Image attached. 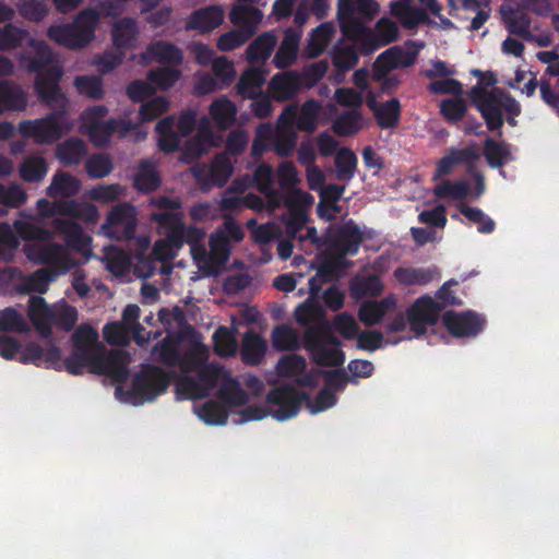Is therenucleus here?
<instances>
[{"label":"nucleus","mask_w":559,"mask_h":559,"mask_svg":"<svg viewBox=\"0 0 559 559\" xmlns=\"http://www.w3.org/2000/svg\"><path fill=\"white\" fill-rule=\"evenodd\" d=\"M98 22L97 10L87 8L82 10L70 24L51 25L47 29V36L66 48L81 49L94 40Z\"/></svg>","instance_id":"obj_1"},{"label":"nucleus","mask_w":559,"mask_h":559,"mask_svg":"<svg viewBox=\"0 0 559 559\" xmlns=\"http://www.w3.org/2000/svg\"><path fill=\"white\" fill-rule=\"evenodd\" d=\"M173 377V372H167L158 366L142 365L132 378L130 390L127 392L128 401L133 405L155 401L167 391Z\"/></svg>","instance_id":"obj_2"},{"label":"nucleus","mask_w":559,"mask_h":559,"mask_svg":"<svg viewBox=\"0 0 559 559\" xmlns=\"http://www.w3.org/2000/svg\"><path fill=\"white\" fill-rule=\"evenodd\" d=\"M72 353L67 357V371L70 374H82L84 369L99 355L106 352V347L98 340L97 331L88 325H80L71 336Z\"/></svg>","instance_id":"obj_3"},{"label":"nucleus","mask_w":559,"mask_h":559,"mask_svg":"<svg viewBox=\"0 0 559 559\" xmlns=\"http://www.w3.org/2000/svg\"><path fill=\"white\" fill-rule=\"evenodd\" d=\"M472 104L479 111L485 120L486 127L489 131H498L501 135V128L504 124L503 117V102L506 90L493 87L487 90L480 84H476L468 92Z\"/></svg>","instance_id":"obj_4"},{"label":"nucleus","mask_w":559,"mask_h":559,"mask_svg":"<svg viewBox=\"0 0 559 559\" xmlns=\"http://www.w3.org/2000/svg\"><path fill=\"white\" fill-rule=\"evenodd\" d=\"M197 377L185 374L178 378L175 385L179 400H202L216 388L224 373L223 367L207 361L197 371Z\"/></svg>","instance_id":"obj_5"},{"label":"nucleus","mask_w":559,"mask_h":559,"mask_svg":"<svg viewBox=\"0 0 559 559\" xmlns=\"http://www.w3.org/2000/svg\"><path fill=\"white\" fill-rule=\"evenodd\" d=\"M24 252L29 261L46 265L44 269L53 270L58 275H63L78 265L68 250L57 242L25 245Z\"/></svg>","instance_id":"obj_6"},{"label":"nucleus","mask_w":559,"mask_h":559,"mask_svg":"<svg viewBox=\"0 0 559 559\" xmlns=\"http://www.w3.org/2000/svg\"><path fill=\"white\" fill-rule=\"evenodd\" d=\"M305 401H309V393L299 392L293 384H282L266 394L270 414L278 421L295 417Z\"/></svg>","instance_id":"obj_7"},{"label":"nucleus","mask_w":559,"mask_h":559,"mask_svg":"<svg viewBox=\"0 0 559 559\" xmlns=\"http://www.w3.org/2000/svg\"><path fill=\"white\" fill-rule=\"evenodd\" d=\"M138 224L136 210L129 203H118L107 214L102 225L104 234L117 241L131 240Z\"/></svg>","instance_id":"obj_8"},{"label":"nucleus","mask_w":559,"mask_h":559,"mask_svg":"<svg viewBox=\"0 0 559 559\" xmlns=\"http://www.w3.org/2000/svg\"><path fill=\"white\" fill-rule=\"evenodd\" d=\"M64 112L66 110H55L40 119L22 120L19 123V132L26 139H34L37 143L51 144L63 134L60 119Z\"/></svg>","instance_id":"obj_9"},{"label":"nucleus","mask_w":559,"mask_h":559,"mask_svg":"<svg viewBox=\"0 0 559 559\" xmlns=\"http://www.w3.org/2000/svg\"><path fill=\"white\" fill-rule=\"evenodd\" d=\"M62 74L60 67L52 66L38 74L35 80V91L40 102L57 110H66L68 106V98L59 85Z\"/></svg>","instance_id":"obj_10"},{"label":"nucleus","mask_w":559,"mask_h":559,"mask_svg":"<svg viewBox=\"0 0 559 559\" xmlns=\"http://www.w3.org/2000/svg\"><path fill=\"white\" fill-rule=\"evenodd\" d=\"M441 306L429 296H423L407 309V322L415 337L427 332V325H433L439 319Z\"/></svg>","instance_id":"obj_11"},{"label":"nucleus","mask_w":559,"mask_h":559,"mask_svg":"<svg viewBox=\"0 0 559 559\" xmlns=\"http://www.w3.org/2000/svg\"><path fill=\"white\" fill-rule=\"evenodd\" d=\"M128 356L122 350L102 352L87 367L88 371L106 376L112 381L122 383L129 378Z\"/></svg>","instance_id":"obj_12"},{"label":"nucleus","mask_w":559,"mask_h":559,"mask_svg":"<svg viewBox=\"0 0 559 559\" xmlns=\"http://www.w3.org/2000/svg\"><path fill=\"white\" fill-rule=\"evenodd\" d=\"M370 2L367 0H359L357 8L352 2L347 4H340L338 9V23L341 32L344 37L350 40L354 45L368 29L366 24L358 17L355 16V11L362 13L369 17H372L377 10H370Z\"/></svg>","instance_id":"obj_13"},{"label":"nucleus","mask_w":559,"mask_h":559,"mask_svg":"<svg viewBox=\"0 0 559 559\" xmlns=\"http://www.w3.org/2000/svg\"><path fill=\"white\" fill-rule=\"evenodd\" d=\"M442 323L449 333L455 337H475L485 328L486 320L475 311H445Z\"/></svg>","instance_id":"obj_14"},{"label":"nucleus","mask_w":559,"mask_h":559,"mask_svg":"<svg viewBox=\"0 0 559 559\" xmlns=\"http://www.w3.org/2000/svg\"><path fill=\"white\" fill-rule=\"evenodd\" d=\"M306 349L310 353L314 364L322 367H341L345 362V353L342 348H331L321 344L314 332L304 334Z\"/></svg>","instance_id":"obj_15"},{"label":"nucleus","mask_w":559,"mask_h":559,"mask_svg":"<svg viewBox=\"0 0 559 559\" xmlns=\"http://www.w3.org/2000/svg\"><path fill=\"white\" fill-rule=\"evenodd\" d=\"M417 58V50H406L401 46H392L381 52L374 61L378 73H386L399 68L413 66Z\"/></svg>","instance_id":"obj_16"},{"label":"nucleus","mask_w":559,"mask_h":559,"mask_svg":"<svg viewBox=\"0 0 559 559\" xmlns=\"http://www.w3.org/2000/svg\"><path fill=\"white\" fill-rule=\"evenodd\" d=\"M53 227L62 235L68 248L83 254L90 251L92 238L84 234L80 224L66 218H56Z\"/></svg>","instance_id":"obj_17"},{"label":"nucleus","mask_w":559,"mask_h":559,"mask_svg":"<svg viewBox=\"0 0 559 559\" xmlns=\"http://www.w3.org/2000/svg\"><path fill=\"white\" fill-rule=\"evenodd\" d=\"M225 17V12L222 7L213 4L198 10H194L186 24L189 31H198L202 34L209 33L218 27Z\"/></svg>","instance_id":"obj_18"},{"label":"nucleus","mask_w":559,"mask_h":559,"mask_svg":"<svg viewBox=\"0 0 559 559\" xmlns=\"http://www.w3.org/2000/svg\"><path fill=\"white\" fill-rule=\"evenodd\" d=\"M55 308L49 306L40 296H33L28 305V318L40 336L49 337L52 334Z\"/></svg>","instance_id":"obj_19"},{"label":"nucleus","mask_w":559,"mask_h":559,"mask_svg":"<svg viewBox=\"0 0 559 559\" xmlns=\"http://www.w3.org/2000/svg\"><path fill=\"white\" fill-rule=\"evenodd\" d=\"M138 22L133 17H122L111 28L112 45L117 50L127 51L135 47L139 37Z\"/></svg>","instance_id":"obj_20"},{"label":"nucleus","mask_w":559,"mask_h":559,"mask_svg":"<svg viewBox=\"0 0 559 559\" xmlns=\"http://www.w3.org/2000/svg\"><path fill=\"white\" fill-rule=\"evenodd\" d=\"M367 106L372 110L377 124L381 129L395 128L401 119V104L397 98H391L378 104L374 97L367 99Z\"/></svg>","instance_id":"obj_21"},{"label":"nucleus","mask_w":559,"mask_h":559,"mask_svg":"<svg viewBox=\"0 0 559 559\" xmlns=\"http://www.w3.org/2000/svg\"><path fill=\"white\" fill-rule=\"evenodd\" d=\"M267 350L266 341L255 331L249 330L243 334L240 348L241 360L248 366H259L263 362Z\"/></svg>","instance_id":"obj_22"},{"label":"nucleus","mask_w":559,"mask_h":559,"mask_svg":"<svg viewBox=\"0 0 559 559\" xmlns=\"http://www.w3.org/2000/svg\"><path fill=\"white\" fill-rule=\"evenodd\" d=\"M27 107L23 88L11 81H0V117L7 111H22Z\"/></svg>","instance_id":"obj_23"},{"label":"nucleus","mask_w":559,"mask_h":559,"mask_svg":"<svg viewBox=\"0 0 559 559\" xmlns=\"http://www.w3.org/2000/svg\"><path fill=\"white\" fill-rule=\"evenodd\" d=\"M361 241L362 234L353 222H347L340 226L333 237V246L343 255H355L359 250Z\"/></svg>","instance_id":"obj_24"},{"label":"nucleus","mask_w":559,"mask_h":559,"mask_svg":"<svg viewBox=\"0 0 559 559\" xmlns=\"http://www.w3.org/2000/svg\"><path fill=\"white\" fill-rule=\"evenodd\" d=\"M267 72L263 68H249L243 71L236 84V92L243 99L254 98L262 92Z\"/></svg>","instance_id":"obj_25"},{"label":"nucleus","mask_w":559,"mask_h":559,"mask_svg":"<svg viewBox=\"0 0 559 559\" xmlns=\"http://www.w3.org/2000/svg\"><path fill=\"white\" fill-rule=\"evenodd\" d=\"M300 43V35L293 28H287L284 38L273 58V63L277 69L290 67L297 59Z\"/></svg>","instance_id":"obj_26"},{"label":"nucleus","mask_w":559,"mask_h":559,"mask_svg":"<svg viewBox=\"0 0 559 559\" xmlns=\"http://www.w3.org/2000/svg\"><path fill=\"white\" fill-rule=\"evenodd\" d=\"M25 43H27L29 50L26 52L24 59L27 61L29 71L40 72L52 62L53 55L46 41L28 36Z\"/></svg>","instance_id":"obj_27"},{"label":"nucleus","mask_w":559,"mask_h":559,"mask_svg":"<svg viewBox=\"0 0 559 559\" xmlns=\"http://www.w3.org/2000/svg\"><path fill=\"white\" fill-rule=\"evenodd\" d=\"M262 19V11L252 5H236L229 13L230 22L246 34L252 31V36L257 33Z\"/></svg>","instance_id":"obj_28"},{"label":"nucleus","mask_w":559,"mask_h":559,"mask_svg":"<svg viewBox=\"0 0 559 559\" xmlns=\"http://www.w3.org/2000/svg\"><path fill=\"white\" fill-rule=\"evenodd\" d=\"M86 154L85 142L76 136L69 138L56 146V157L64 166L80 164Z\"/></svg>","instance_id":"obj_29"},{"label":"nucleus","mask_w":559,"mask_h":559,"mask_svg":"<svg viewBox=\"0 0 559 559\" xmlns=\"http://www.w3.org/2000/svg\"><path fill=\"white\" fill-rule=\"evenodd\" d=\"M237 111L236 105L225 96L214 99L209 108L212 120L221 130H226L235 123Z\"/></svg>","instance_id":"obj_30"},{"label":"nucleus","mask_w":559,"mask_h":559,"mask_svg":"<svg viewBox=\"0 0 559 559\" xmlns=\"http://www.w3.org/2000/svg\"><path fill=\"white\" fill-rule=\"evenodd\" d=\"M316 298H311V296L298 305L295 310V318L298 324L306 328L317 326V324L325 323L328 320L325 319V310L323 306L314 300Z\"/></svg>","instance_id":"obj_31"},{"label":"nucleus","mask_w":559,"mask_h":559,"mask_svg":"<svg viewBox=\"0 0 559 559\" xmlns=\"http://www.w3.org/2000/svg\"><path fill=\"white\" fill-rule=\"evenodd\" d=\"M277 44V37L272 32L259 35L246 49V59L249 63L265 62Z\"/></svg>","instance_id":"obj_32"},{"label":"nucleus","mask_w":559,"mask_h":559,"mask_svg":"<svg viewBox=\"0 0 559 559\" xmlns=\"http://www.w3.org/2000/svg\"><path fill=\"white\" fill-rule=\"evenodd\" d=\"M81 181L64 171H57L51 180V183L46 189V193L50 198H72L80 192Z\"/></svg>","instance_id":"obj_33"},{"label":"nucleus","mask_w":559,"mask_h":559,"mask_svg":"<svg viewBox=\"0 0 559 559\" xmlns=\"http://www.w3.org/2000/svg\"><path fill=\"white\" fill-rule=\"evenodd\" d=\"M334 34L335 28L332 23H321L311 32L308 44L305 47V55L308 58L319 57L330 45Z\"/></svg>","instance_id":"obj_34"},{"label":"nucleus","mask_w":559,"mask_h":559,"mask_svg":"<svg viewBox=\"0 0 559 559\" xmlns=\"http://www.w3.org/2000/svg\"><path fill=\"white\" fill-rule=\"evenodd\" d=\"M391 12L406 29H414L418 25L429 22L425 10L408 3H391Z\"/></svg>","instance_id":"obj_35"},{"label":"nucleus","mask_w":559,"mask_h":559,"mask_svg":"<svg viewBox=\"0 0 559 559\" xmlns=\"http://www.w3.org/2000/svg\"><path fill=\"white\" fill-rule=\"evenodd\" d=\"M209 349L203 343H193L185 353H180L177 366L183 373L197 372L207 360Z\"/></svg>","instance_id":"obj_36"},{"label":"nucleus","mask_w":559,"mask_h":559,"mask_svg":"<svg viewBox=\"0 0 559 559\" xmlns=\"http://www.w3.org/2000/svg\"><path fill=\"white\" fill-rule=\"evenodd\" d=\"M133 186L138 191L150 193L160 186V177L155 165L143 159L139 164L136 174L134 175Z\"/></svg>","instance_id":"obj_37"},{"label":"nucleus","mask_w":559,"mask_h":559,"mask_svg":"<svg viewBox=\"0 0 559 559\" xmlns=\"http://www.w3.org/2000/svg\"><path fill=\"white\" fill-rule=\"evenodd\" d=\"M300 87V78L296 72H281L270 81V88L278 98H292Z\"/></svg>","instance_id":"obj_38"},{"label":"nucleus","mask_w":559,"mask_h":559,"mask_svg":"<svg viewBox=\"0 0 559 559\" xmlns=\"http://www.w3.org/2000/svg\"><path fill=\"white\" fill-rule=\"evenodd\" d=\"M147 55L158 63H175L182 62V50L174 44L165 40H157L147 46Z\"/></svg>","instance_id":"obj_39"},{"label":"nucleus","mask_w":559,"mask_h":559,"mask_svg":"<svg viewBox=\"0 0 559 559\" xmlns=\"http://www.w3.org/2000/svg\"><path fill=\"white\" fill-rule=\"evenodd\" d=\"M438 274L437 269L425 267H397L394 277L404 285H427Z\"/></svg>","instance_id":"obj_40"},{"label":"nucleus","mask_w":559,"mask_h":559,"mask_svg":"<svg viewBox=\"0 0 559 559\" xmlns=\"http://www.w3.org/2000/svg\"><path fill=\"white\" fill-rule=\"evenodd\" d=\"M218 397L229 406H242L249 400L239 381L231 377H226L223 381L218 390Z\"/></svg>","instance_id":"obj_41"},{"label":"nucleus","mask_w":559,"mask_h":559,"mask_svg":"<svg viewBox=\"0 0 559 559\" xmlns=\"http://www.w3.org/2000/svg\"><path fill=\"white\" fill-rule=\"evenodd\" d=\"M357 156L348 147H342L335 155L334 164L338 180L349 181L354 178L357 169Z\"/></svg>","instance_id":"obj_42"},{"label":"nucleus","mask_w":559,"mask_h":559,"mask_svg":"<svg viewBox=\"0 0 559 559\" xmlns=\"http://www.w3.org/2000/svg\"><path fill=\"white\" fill-rule=\"evenodd\" d=\"M37 210L40 215L50 217L55 215L79 216V204L74 200L49 202L46 199L37 201Z\"/></svg>","instance_id":"obj_43"},{"label":"nucleus","mask_w":559,"mask_h":559,"mask_svg":"<svg viewBox=\"0 0 559 559\" xmlns=\"http://www.w3.org/2000/svg\"><path fill=\"white\" fill-rule=\"evenodd\" d=\"M234 171V166L229 157L225 154L216 155L209 170V179L213 186L222 188L229 180Z\"/></svg>","instance_id":"obj_44"},{"label":"nucleus","mask_w":559,"mask_h":559,"mask_svg":"<svg viewBox=\"0 0 559 559\" xmlns=\"http://www.w3.org/2000/svg\"><path fill=\"white\" fill-rule=\"evenodd\" d=\"M511 152L508 144L497 142L491 138H487L484 142V156L491 168L502 167L510 156Z\"/></svg>","instance_id":"obj_45"},{"label":"nucleus","mask_w":559,"mask_h":559,"mask_svg":"<svg viewBox=\"0 0 559 559\" xmlns=\"http://www.w3.org/2000/svg\"><path fill=\"white\" fill-rule=\"evenodd\" d=\"M251 187H254L259 192L266 197L275 194L274 190V169L266 163H261L257 166L252 174Z\"/></svg>","instance_id":"obj_46"},{"label":"nucleus","mask_w":559,"mask_h":559,"mask_svg":"<svg viewBox=\"0 0 559 559\" xmlns=\"http://www.w3.org/2000/svg\"><path fill=\"white\" fill-rule=\"evenodd\" d=\"M214 350L221 357L235 356L238 349V343L228 328L221 325L213 334Z\"/></svg>","instance_id":"obj_47"},{"label":"nucleus","mask_w":559,"mask_h":559,"mask_svg":"<svg viewBox=\"0 0 559 559\" xmlns=\"http://www.w3.org/2000/svg\"><path fill=\"white\" fill-rule=\"evenodd\" d=\"M361 119L357 110L342 112L333 122V131L340 136L354 135L361 129Z\"/></svg>","instance_id":"obj_48"},{"label":"nucleus","mask_w":559,"mask_h":559,"mask_svg":"<svg viewBox=\"0 0 559 559\" xmlns=\"http://www.w3.org/2000/svg\"><path fill=\"white\" fill-rule=\"evenodd\" d=\"M48 171V166L44 157L29 156L24 159L20 166V176L24 181L37 182L41 180Z\"/></svg>","instance_id":"obj_49"},{"label":"nucleus","mask_w":559,"mask_h":559,"mask_svg":"<svg viewBox=\"0 0 559 559\" xmlns=\"http://www.w3.org/2000/svg\"><path fill=\"white\" fill-rule=\"evenodd\" d=\"M13 226L16 236L25 241H48L53 236L52 231L49 229L27 221H15Z\"/></svg>","instance_id":"obj_50"},{"label":"nucleus","mask_w":559,"mask_h":559,"mask_svg":"<svg viewBox=\"0 0 559 559\" xmlns=\"http://www.w3.org/2000/svg\"><path fill=\"white\" fill-rule=\"evenodd\" d=\"M118 119H108L106 121H93L90 126L88 135L96 145H105L110 141L114 133L119 130Z\"/></svg>","instance_id":"obj_51"},{"label":"nucleus","mask_w":559,"mask_h":559,"mask_svg":"<svg viewBox=\"0 0 559 559\" xmlns=\"http://www.w3.org/2000/svg\"><path fill=\"white\" fill-rule=\"evenodd\" d=\"M358 50L356 45L335 46L333 49L332 63L342 72L352 70L358 63Z\"/></svg>","instance_id":"obj_52"},{"label":"nucleus","mask_w":559,"mask_h":559,"mask_svg":"<svg viewBox=\"0 0 559 559\" xmlns=\"http://www.w3.org/2000/svg\"><path fill=\"white\" fill-rule=\"evenodd\" d=\"M28 38V32L13 24L0 28V51L13 50L21 47Z\"/></svg>","instance_id":"obj_53"},{"label":"nucleus","mask_w":559,"mask_h":559,"mask_svg":"<svg viewBox=\"0 0 559 559\" xmlns=\"http://www.w3.org/2000/svg\"><path fill=\"white\" fill-rule=\"evenodd\" d=\"M272 344L276 350H294L299 347V337L288 325H277L272 332Z\"/></svg>","instance_id":"obj_54"},{"label":"nucleus","mask_w":559,"mask_h":559,"mask_svg":"<svg viewBox=\"0 0 559 559\" xmlns=\"http://www.w3.org/2000/svg\"><path fill=\"white\" fill-rule=\"evenodd\" d=\"M307 368L306 359L297 354L284 355L280 358L276 371L282 378L298 377L304 373Z\"/></svg>","instance_id":"obj_55"},{"label":"nucleus","mask_w":559,"mask_h":559,"mask_svg":"<svg viewBox=\"0 0 559 559\" xmlns=\"http://www.w3.org/2000/svg\"><path fill=\"white\" fill-rule=\"evenodd\" d=\"M79 94L92 99L104 96L103 80L98 75H78L73 82Z\"/></svg>","instance_id":"obj_56"},{"label":"nucleus","mask_w":559,"mask_h":559,"mask_svg":"<svg viewBox=\"0 0 559 559\" xmlns=\"http://www.w3.org/2000/svg\"><path fill=\"white\" fill-rule=\"evenodd\" d=\"M467 111L466 102L461 96L445 98L440 103V114L449 123L461 121Z\"/></svg>","instance_id":"obj_57"},{"label":"nucleus","mask_w":559,"mask_h":559,"mask_svg":"<svg viewBox=\"0 0 559 559\" xmlns=\"http://www.w3.org/2000/svg\"><path fill=\"white\" fill-rule=\"evenodd\" d=\"M85 169L91 178L100 179L108 176L112 169V160L104 153L93 154L85 163Z\"/></svg>","instance_id":"obj_58"},{"label":"nucleus","mask_w":559,"mask_h":559,"mask_svg":"<svg viewBox=\"0 0 559 559\" xmlns=\"http://www.w3.org/2000/svg\"><path fill=\"white\" fill-rule=\"evenodd\" d=\"M0 331L25 333L28 331V324L20 312L8 307L0 310Z\"/></svg>","instance_id":"obj_59"},{"label":"nucleus","mask_w":559,"mask_h":559,"mask_svg":"<svg viewBox=\"0 0 559 559\" xmlns=\"http://www.w3.org/2000/svg\"><path fill=\"white\" fill-rule=\"evenodd\" d=\"M199 417L207 425H224L228 419V411L223 404L210 400L201 407Z\"/></svg>","instance_id":"obj_60"},{"label":"nucleus","mask_w":559,"mask_h":559,"mask_svg":"<svg viewBox=\"0 0 559 559\" xmlns=\"http://www.w3.org/2000/svg\"><path fill=\"white\" fill-rule=\"evenodd\" d=\"M211 260L218 264L225 263L230 254V242L228 237L222 230H216L210 236Z\"/></svg>","instance_id":"obj_61"},{"label":"nucleus","mask_w":559,"mask_h":559,"mask_svg":"<svg viewBox=\"0 0 559 559\" xmlns=\"http://www.w3.org/2000/svg\"><path fill=\"white\" fill-rule=\"evenodd\" d=\"M433 193L438 199L464 200L469 193V186L463 180L455 182L444 180L435 188Z\"/></svg>","instance_id":"obj_62"},{"label":"nucleus","mask_w":559,"mask_h":559,"mask_svg":"<svg viewBox=\"0 0 559 559\" xmlns=\"http://www.w3.org/2000/svg\"><path fill=\"white\" fill-rule=\"evenodd\" d=\"M459 210L468 221L477 224L479 233L491 234L495 230V221L487 216L480 209L461 204Z\"/></svg>","instance_id":"obj_63"},{"label":"nucleus","mask_w":559,"mask_h":559,"mask_svg":"<svg viewBox=\"0 0 559 559\" xmlns=\"http://www.w3.org/2000/svg\"><path fill=\"white\" fill-rule=\"evenodd\" d=\"M319 110V104L317 100H307L299 115L297 114L296 128L300 131L312 132L314 131L317 123V116Z\"/></svg>","instance_id":"obj_64"}]
</instances>
